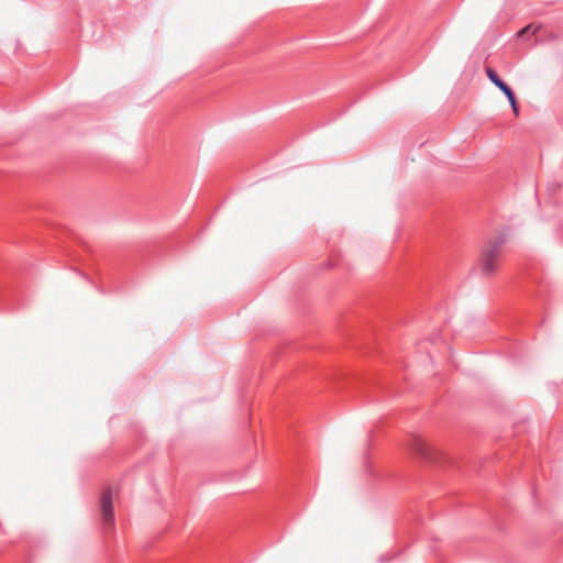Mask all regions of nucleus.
Masks as SVG:
<instances>
[{"label": "nucleus", "mask_w": 563, "mask_h": 563, "mask_svg": "<svg viewBox=\"0 0 563 563\" xmlns=\"http://www.w3.org/2000/svg\"><path fill=\"white\" fill-rule=\"evenodd\" d=\"M101 512L106 523L113 522V494L111 490L103 493L101 498Z\"/></svg>", "instance_id": "nucleus-3"}, {"label": "nucleus", "mask_w": 563, "mask_h": 563, "mask_svg": "<svg viewBox=\"0 0 563 563\" xmlns=\"http://www.w3.org/2000/svg\"><path fill=\"white\" fill-rule=\"evenodd\" d=\"M506 97L509 100V103L511 104L514 113L516 115H518L519 110H518L517 100H516L514 91L511 90V96L510 95H506Z\"/></svg>", "instance_id": "nucleus-6"}, {"label": "nucleus", "mask_w": 563, "mask_h": 563, "mask_svg": "<svg viewBox=\"0 0 563 563\" xmlns=\"http://www.w3.org/2000/svg\"><path fill=\"white\" fill-rule=\"evenodd\" d=\"M540 29L539 25H534V24H529L527 25L526 27H523L521 31H519L518 35L519 36H522L523 34L526 33H532V34H536L538 32V30Z\"/></svg>", "instance_id": "nucleus-5"}, {"label": "nucleus", "mask_w": 563, "mask_h": 563, "mask_svg": "<svg viewBox=\"0 0 563 563\" xmlns=\"http://www.w3.org/2000/svg\"><path fill=\"white\" fill-rule=\"evenodd\" d=\"M504 244L503 239H497L490 242L482 252L483 273L492 275L496 271V263L500 255V250Z\"/></svg>", "instance_id": "nucleus-1"}, {"label": "nucleus", "mask_w": 563, "mask_h": 563, "mask_svg": "<svg viewBox=\"0 0 563 563\" xmlns=\"http://www.w3.org/2000/svg\"><path fill=\"white\" fill-rule=\"evenodd\" d=\"M487 77L489 80L498 87L505 95L511 96V89L508 85H506L497 75V73L492 67H486L485 69Z\"/></svg>", "instance_id": "nucleus-4"}, {"label": "nucleus", "mask_w": 563, "mask_h": 563, "mask_svg": "<svg viewBox=\"0 0 563 563\" xmlns=\"http://www.w3.org/2000/svg\"><path fill=\"white\" fill-rule=\"evenodd\" d=\"M408 446L413 454L422 461L435 463L438 460V451L419 435H412Z\"/></svg>", "instance_id": "nucleus-2"}]
</instances>
